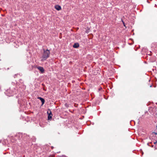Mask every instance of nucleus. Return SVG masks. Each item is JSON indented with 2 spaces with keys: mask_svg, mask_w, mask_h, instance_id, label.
Masks as SVG:
<instances>
[{
  "mask_svg": "<svg viewBox=\"0 0 157 157\" xmlns=\"http://www.w3.org/2000/svg\"><path fill=\"white\" fill-rule=\"evenodd\" d=\"M43 52L42 54V58L41 61L45 60L49 58L50 55V52L48 49L45 50L43 49Z\"/></svg>",
  "mask_w": 157,
  "mask_h": 157,
  "instance_id": "f257e3e1",
  "label": "nucleus"
},
{
  "mask_svg": "<svg viewBox=\"0 0 157 157\" xmlns=\"http://www.w3.org/2000/svg\"><path fill=\"white\" fill-rule=\"evenodd\" d=\"M47 113L48 114V120L51 119L52 118V114L51 111L50 109H49V111L47 112Z\"/></svg>",
  "mask_w": 157,
  "mask_h": 157,
  "instance_id": "f03ea898",
  "label": "nucleus"
},
{
  "mask_svg": "<svg viewBox=\"0 0 157 157\" xmlns=\"http://www.w3.org/2000/svg\"><path fill=\"white\" fill-rule=\"evenodd\" d=\"M37 68L42 73H43L44 72V69L43 67L39 66L37 67Z\"/></svg>",
  "mask_w": 157,
  "mask_h": 157,
  "instance_id": "7ed1b4c3",
  "label": "nucleus"
},
{
  "mask_svg": "<svg viewBox=\"0 0 157 157\" xmlns=\"http://www.w3.org/2000/svg\"><path fill=\"white\" fill-rule=\"evenodd\" d=\"M55 8L58 11H59L61 10V6L58 5H55Z\"/></svg>",
  "mask_w": 157,
  "mask_h": 157,
  "instance_id": "20e7f679",
  "label": "nucleus"
},
{
  "mask_svg": "<svg viewBox=\"0 0 157 157\" xmlns=\"http://www.w3.org/2000/svg\"><path fill=\"white\" fill-rule=\"evenodd\" d=\"M38 99H39L42 102V105H43L45 102V100L44 99L41 97H38Z\"/></svg>",
  "mask_w": 157,
  "mask_h": 157,
  "instance_id": "39448f33",
  "label": "nucleus"
},
{
  "mask_svg": "<svg viewBox=\"0 0 157 157\" xmlns=\"http://www.w3.org/2000/svg\"><path fill=\"white\" fill-rule=\"evenodd\" d=\"M79 47V44L78 43H75L73 45V47L75 48H77Z\"/></svg>",
  "mask_w": 157,
  "mask_h": 157,
  "instance_id": "423d86ee",
  "label": "nucleus"
},
{
  "mask_svg": "<svg viewBox=\"0 0 157 157\" xmlns=\"http://www.w3.org/2000/svg\"><path fill=\"white\" fill-rule=\"evenodd\" d=\"M153 133L154 134V135H155V137H156V138H157V139L156 140H156V141H155L154 142V144H155L157 142V132L156 133V132H153Z\"/></svg>",
  "mask_w": 157,
  "mask_h": 157,
  "instance_id": "0eeeda50",
  "label": "nucleus"
},
{
  "mask_svg": "<svg viewBox=\"0 0 157 157\" xmlns=\"http://www.w3.org/2000/svg\"><path fill=\"white\" fill-rule=\"evenodd\" d=\"M122 21V22L123 23V24H124V26L125 27V24H124V22L123 21Z\"/></svg>",
  "mask_w": 157,
  "mask_h": 157,
  "instance_id": "6e6552de",
  "label": "nucleus"
},
{
  "mask_svg": "<svg viewBox=\"0 0 157 157\" xmlns=\"http://www.w3.org/2000/svg\"><path fill=\"white\" fill-rule=\"evenodd\" d=\"M1 141H2L1 140H0V143H1Z\"/></svg>",
  "mask_w": 157,
  "mask_h": 157,
  "instance_id": "1a4fd4ad",
  "label": "nucleus"
},
{
  "mask_svg": "<svg viewBox=\"0 0 157 157\" xmlns=\"http://www.w3.org/2000/svg\"><path fill=\"white\" fill-rule=\"evenodd\" d=\"M11 95H9V96H11Z\"/></svg>",
  "mask_w": 157,
  "mask_h": 157,
  "instance_id": "9d476101",
  "label": "nucleus"
},
{
  "mask_svg": "<svg viewBox=\"0 0 157 157\" xmlns=\"http://www.w3.org/2000/svg\"><path fill=\"white\" fill-rule=\"evenodd\" d=\"M156 139H155V140H156L157 138H156ZM155 140L156 141V140Z\"/></svg>",
  "mask_w": 157,
  "mask_h": 157,
  "instance_id": "9b49d317",
  "label": "nucleus"
},
{
  "mask_svg": "<svg viewBox=\"0 0 157 157\" xmlns=\"http://www.w3.org/2000/svg\"><path fill=\"white\" fill-rule=\"evenodd\" d=\"M9 91V90H7V92H8Z\"/></svg>",
  "mask_w": 157,
  "mask_h": 157,
  "instance_id": "f8f14e48",
  "label": "nucleus"
},
{
  "mask_svg": "<svg viewBox=\"0 0 157 157\" xmlns=\"http://www.w3.org/2000/svg\"><path fill=\"white\" fill-rule=\"evenodd\" d=\"M148 55H150V54H148Z\"/></svg>",
  "mask_w": 157,
  "mask_h": 157,
  "instance_id": "ddd939ff",
  "label": "nucleus"
},
{
  "mask_svg": "<svg viewBox=\"0 0 157 157\" xmlns=\"http://www.w3.org/2000/svg\"><path fill=\"white\" fill-rule=\"evenodd\" d=\"M148 55H150V54H148Z\"/></svg>",
  "mask_w": 157,
  "mask_h": 157,
  "instance_id": "4468645a",
  "label": "nucleus"
}]
</instances>
